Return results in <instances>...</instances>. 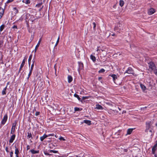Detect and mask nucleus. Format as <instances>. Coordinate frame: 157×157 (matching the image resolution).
Masks as SVG:
<instances>
[{
  "label": "nucleus",
  "instance_id": "obj_1",
  "mask_svg": "<svg viewBox=\"0 0 157 157\" xmlns=\"http://www.w3.org/2000/svg\"><path fill=\"white\" fill-rule=\"evenodd\" d=\"M151 128V122H147L146 123V129L145 132L147 134L150 135L152 136L154 132L152 131Z\"/></svg>",
  "mask_w": 157,
  "mask_h": 157
},
{
  "label": "nucleus",
  "instance_id": "obj_2",
  "mask_svg": "<svg viewBox=\"0 0 157 157\" xmlns=\"http://www.w3.org/2000/svg\"><path fill=\"white\" fill-rule=\"evenodd\" d=\"M149 68L151 69L152 70L154 71L155 70H156L155 69V67L154 63L152 62H150L149 63Z\"/></svg>",
  "mask_w": 157,
  "mask_h": 157
},
{
  "label": "nucleus",
  "instance_id": "obj_3",
  "mask_svg": "<svg viewBox=\"0 0 157 157\" xmlns=\"http://www.w3.org/2000/svg\"><path fill=\"white\" fill-rule=\"evenodd\" d=\"M126 73H127L129 74H133L134 71L131 67H129L128 68V69L125 72H124V74H125Z\"/></svg>",
  "mask_w": 157,
  "mask_h": 157
},
{
  "label": "nucleus",
  "instance_id": "obj_4",
  "mask_svg": "<svg viewBox=\"0 0 157 157\" xmlns=\"http://www.w3.org/2000/svg\"><path fill=\"white\" fill-rule=\"evenodd\" d=\"M157 149V140L155 141V144L152 149V153L155 154V151Z\"/></svg>",
  "mask_w": 157,
  "mask_h": 157
},
{
  "label": "nucleus",
  "instance_id": "obj_5",
  "mask_svg": "<svg viewBox=\"0 0 157 157\" xmlns=\"http://www.w3.org/2000/svg\"><path fill=\"white\" fill-rule=\"evenodd\" d=\"M7 114H6L3 117V119L1 122V123L3 124H5L6 121H7Z\"/></svg>",
  "mask_w": 157,
  "mask_h": 157
},
{
  "label": "nucleus",
  "instance_id": "obj_6",
  "mask_svg": "<svg viewBox=\"0 0 157 157\" xmlns=\"http://www.w3.org/2000/svg\"><path fill=\"white\" fill-rule=\"evenodd\" d=\"M16 123H14L13 124L10 132L11 134H13L15 130V128L16 126Z\"/></svg>",
  "mask_w": 157,
  "mask_h": 157
},
{
  "label": "nucleus",
  "instance_id": "obj_7",
  "mask_svg": "<svg viewBox=\"0 0 157 157\" xmlns=\"http://www.w3.org/2000/svg\"><path fill=\"white\" fill-rule=\"evenodd\" d=\"M4 9L0 7V19H1L4 14Z\"/></svg>",
  "mask_w": 157,
  "mask_h": 157
},
{
  "label": "nucleus",
  "instance_id": "obj_8",
  "mask_svg": "<svg viewBox=\"0 0 157 157\" xmlns=\"http://www.w3.org/2000/svg\"><path fill=\"white\" fill-rule=\"evenodd\" d=\"M155 12V10L153 8H151L149 10L148 13L149 15H151L154 13Z\"/></svg>",
  "mask_w": 157,
  "mask_h": 157
},
{
  "label": "nucleus",
  "instance_id": "obj_9",
  "mask_svg": "<svg viewBox=\"0 0 157 157\" xmlns=\"http://www.w3.org/2000/svg\"><path fill=\"white\" fill-rule=\"evenodd\" d=\"M15 137V134H13L12 136H11L10 140H9V142L10 143H12L13 142L14 140Z\"/></svg>",
  "mask_w": 157,
  "mask_h": 157
},
{
  "label": "nucleus",
  "instance_id": "obj_10",
  "mask_svg": "<svg viewBox=\"0 0 157 157\" xmlns=\"http://www.w3.org/2000/svg\"><path fill=\"white\" fill-rule=\"evenodd\" d=\"M7 88V86L3 89L2 90V95H6V90Z\"/></svg>",
  "mask_w": 157,
  "mask_h": 157
},
{
  "label": "nucleus",
  "instance_id": "obj_11",
  "mask_svg": "<svg viewBox=\"0 0 157 157\" xmlns=\"http://www.w3.org/2000/svg\"><path fill=\"white\" fill-rule=\"evenodd\" d=\"M47 137V135L45 134H44L43 136L40 137V140L41 141H42Z\"/></svg>",
  "mask_w": 157,
  "mask_h": 157
},
{
  "label": "nucleus",
  "instance_id": "obj_12",
  "mask_svg": "<svg viewBox=\"0 0 157 157\" xmlns=\"http://www.w3.org/2000/svg\"><path fill=\"white\" fill-rule=\"evenodd\" d=\"M95 108L97 109L100 110H102L103 109L102 107L99 105H96V107Z\"/></svg>",
  "mask_w": 157,
  "mask_h": 157
},
{
  "label": "nucleus",
  "instance_id": "obj_13",
  "mask_svg": "<svg viewBox=\"0 0 157 157\" xmlns=\"http://www.w3.org/2000/svg\"><path fill=\"white\" fill-rule=\"evenodd\" d=\"M41 41V39H40V40H39L38 43H37V45L36 46V47H35V52H36V50L38 48V47L39 46Z\"/></svg>",
  "mask_w": 157,
  "mask_h": 157
},
{
  "label": "nucleus",
  "instance_id": "obj_14",
  "mask_svg": "<svg viewBox=\"0 0 157 157\" xmlns=\"http://www.w3.org/2000/svg\"><path fill=\"white\" fill-rule=\"evenodd\" d=\"M133 130V129L132 128H129L128 129L127 131V133L126 135L130 134L132 132Z\"/></svg>",
  "mask_w": 157,
  "mask_h": 157
},
{
  "label": "nucleus",
  "instance_id": "obj_15",
  "mask_svg": "<svg viewBox=\"0 0 157 157\" xmlns=\"http://www.w3.org/2000/svg\"><path fill=\"white\" fill-rule=\"evenodd\" d=\"M30 151L33 154H36L39 153V150L35 151L33 149L31 150Z\"/></svg>",
  "mask_w": 157,
  "mask_h": 157
},
{
  "label": "nucleus",
  "instance_id": "obj_16",
  "mask_svg": "<svg viewBox=\"0 0 157 157\" xmlns=\"http://www.w3.org/2000/svg\"><path fill=\"white\" fill-rule=\"evenodd\" d=\"M91 121L88 120H84L83 122L87 124L88 125H90L91 124Z\"/></svg>",
  "mask_w": 157,
  "mask_h": 157
},
{
  "label": "nucleus",
  "instance_id": "obj_17",
  "mask_svg": "<svg viewBox=\"0 0 157 157\" xmlns=\"http://www.w3.org/2000/svg\"><path fill=\"white\" fill-rule=\"evenodd\" d=\"M72 77L71 76L68 75V82L70 83L72 80Z\"/></svg>",
  "mask_w": 157,
  "mask_h": 157
},
{
  "label": "nucleus",
  "instance_id": "obj_18",
  "mask_svg": "<svg viewBox=\"0 0 157 157\" xmlns=\"http://www.w3.org/2000/svg\"><path fill=\"white\" fill-rule=\"evenodd\" d=\"M32 54L30 55V56H29V59H28V63H29V66H30V65L31 61L32 59Z\"/></svg>",
  "mask_w": 157,
  "mask_h": 157
},
{
  "label": "nucleus",
  "instance_id": "obj_19",
  "mask_svg": "<svg viewBox=\"0 0 157 157\" xmlns=\"http://www.w3.org/2000/svg\"><path fill=\"white\" fill-rule=\"evenodd\" d=\"M26 60V58H25L23 60L21 64V66H20L21 67V68H22L23 67V66H24V65L25 64V61Z\"/></svg>",
  "mask_w": 157,
  "mask_h": 157
},
{
  "label": "nucleus",
  "instance_id": "obj_20",
  "mask_svg": "<svg viewBox=\"0 0 157 157\" xmlns=\"http://www.w3.org/2000/svg\"><path fill=\"white\" fill-rule=\"evenodd\" d=\"M110 76H111L113 78V80L114 82L115 80L117 78V75L114 74L112 75H110Z\"/></svg>",
  "mask_w": 157,
  "mask_h": 157
},
{
  "label": "nucleus",
  "instance_id": "obj_21",
  "mask_svg": "<svg viewBox=\"0 0 157 157\" xmlns=\"http://www.w3.org/2000/svg\"><path fill=\"white\" fill-rule=\"evenodd\" d=\"M140 87H141L143 91H144L145 90L146 88L145 86L144 85H143L142 84H140Z\"/></svg>",
  "mask_w": 157,
  "mask_h": 157
},
{
  "label": "nucleus",
  "instance_id": "obj_22",
  "mask_svg": "<svg viewBox=\"0 0 157 157\" xmlns=\"http://www.w3.org/2000/svg\"><path fill=\"white\" fill-rule=\"evenodd\" d=\"M23 2L27 4H29L30 3V0H23Z\"/></svg>",
  "mask_w": 157,
  "mask_h": 157
},
{
  "label": "nucleus",
  "instance_id": "obj_23",
  "mask_svg": "<svg viewBox=\"0 0 157 157\" xmlns=\"http://www.w3.org/2000/svg\"><path fill=\"white\" fill-rule=\"evenodd\" d=\"M124 4V2L123 0H121L119 2V5L121 7H122Z\"/></svg>",
  "mask_w": 157,
  "mask_h": 157
},
{
  "label": "nucleus",
  "instance_id": "obj_24",
  "mask_svg": "<svg viewBox=\"0 0 157 157\" xmlns=\"http://www.w3.org/2000/svg\"><path fill=\"white\" fill-rule=\"evenodd\" d=\"M90 58L94 62H95V61H96V58H95V57L92 55H91L90 56Z\"/></svg>",
  "mask_w": 157,
  "mask_h": 157
},
{
  "label": "nucleus",
  "instance_id": "obj_25",
  "mask_svg": "<svg viewBox=\"0 0 157 157\" xmlns=\"http://www.w3.org/2000/svg\"><path fill=\"white\" fill-rule=\"evenodd\" d=\"M27 134L28 135L27 136V137L28 139L30 138H32V134L31 133L28 132Z\"/></svg>",
  "mask_w": 157,
  "mask_h": 157
},
{
  "label": "nucleus",
  "instance_id": "obj_26",
  "mask_svg": "<svg viewBox=\"0 0 157 157\" xmlns=\"http://www.w3.org/2000/svg\"><path fill=\"white\" fill-rule=\"evenodd\" d=\"M80 68H82L83 67V63L81 62H78Z\"/></svg>",
  "mask_w": 157,
  "mask_h": 157
},
{
  "label": "nucleus",
  "instance_id": "obj_27",
  "mask_svg": "<svg viewBox=\"0 0 157 157\" xmlns=\"http://www.w3.org/2000/svg\"><path fill=\"white\" fill-rule=\"evenodd\" d=\"M13 10L14 11V12L15 13H18V10L17 9V8L16 7H14L13 8Z\"/></svg>",
  "mask_w": 157,
  "mask_h": 157
},
{
  "label": "nucleus",
  "instance_id": "obj_28",
  "mask_svg": "<svg viewBox=\"0 0 157 157\" xmlns=\"http://www.w3.org/2000/svg\"><path fill=\"white\" fill-rule=\"evenodd\" d=\"M5 27V25H2L0 27V31H2L3 30Z\"/></svg>",
  "mask_w": 157,
  "mask_h": 157
},
{
  "label": "nucleus",
  "instance_id": "obj_29",
  "mask_svg": "<svg viewBox=\"0 0 157 157\" xmlns=\"http://www.w3.org/2000/svg\"><path fill=\"white\" fill-rule=\"evenodd\" d=\"M15 153L16 154V155H18L19 154V151L18 150V149L15 147Z\"/></svg>",
  "mask_w": 157,
  "mask_h": 157
},
{
  "label": "nucleus",
  "instance_id": "obj_30",
  "mask_svg": "<svg viewBox=\"0 0 157 157\" xmlns=\"http://www.w3.org/2000/svg\"><path fill=\"white\" fill-rule=\"evenodd\" d=\"M74 96L75 97L77 98H78V100H79V101H80V98H79V96H78V95H77V94H74Z\"/></svg>",
  "mask_w": 157,
  "mask_h": 157
},
{
  "label": "nucleus",
  "instance_id": "obj_31",
  "mask_svg": "<svg viewBox=\"0 0 157 157\" xmlns=\"http://www.w3.org/2000/svg\"><path fill=\"white\" fill-rule=\"evenodd\" d=\"M105 71V70L104 69L102 68L98 71V72L99 73H101L104 72Z\"/></svg>",
  "mask_w": 157,
  "mask_h": 157
},
{
  "label": "nucleus",
  "instance_id": "obj_32",
  "mask_svg": "<svg viewBox=\"0 0 157 157\" xmlns=\"http://www.w3.org/2000/svg\"><path fill=\"white\" fill-rule=\"evenodd\" d=\"M49 152H52L54 153H56L58 152V151H57L53 150H51L49 151Z\"/></svg>",
  "mask_w": 157,
  "mask_h": 157
},
{
  "label": "nucleus",
  "instance_id": "obj_33",
  "mask_svg": "<svg viewBox=\"0 0 157 157\" xmlns=\"http://www.w3.org/2000/svg\"><path fill=\"white\" fill-rule=\"evenodd\" d=\"M59 36L58 37V39H57V41L56 42V45H55V46H57V45L59 43Z\"/></svg>",
  "mask_w": 157,
  "mask_h": 157
},
{
  "label": "nucleus",
  "instance_id": "obj_34",
  "mask_svg": "<svg viewBox=\"0 0 157 157\" xmlns=\"http://www.w3.org/2000/svg\"><path fill=\"white\" fill-rule=\"evenodd\" d=\"M42 4V3L38 4H37L36 5V6L38 7H40L41 6Z\"/></svg>",
  "mask_w": 157,
  "mask_h": 157
},
{
  "label": "nucleus",
  "instance_id": "obj_35",
  "mask_svg": "<svg viewBox=\"0 0 157 157\" xmlns=\"http://www.w3.org/2000/svg\"><path fill=\"white\" fill-rule=\"evenodd\" d=\"M32 71H30L29 72V75H28V77L27 78V79H28L29 77L31 75V74H32Z\"/></svg>",
  "mask_w": 157,
  "mask_h": 157
},
{
  "label": "nucleus",
  "instance_id": "obj_36",
  "mask_svg": "<svg viewBox=\"0 0 157 157\" xmlns=\"http://www.w3.org/2000/svg\"><path fill=\"white\" fill-rule=\"evenodd\" d=\"M59 139L60 140H63V141H65V139H64L63 137L62 136H60L59 138Z\"/></svg>",
  "mask_w": 157,
  "mask_h": 157
},
{
  "label": "nucleus",
  "instance_id": "obj_37",
  "mask_svg": "<svg viewBox=\"0 0 157 157\" xmlns=\"http://www.w3.org/2000/svg\"><path fill=\"white\" fill-rule=\"evenodd\" d=\"M34 66V64H33V63H32V64L31 66V68H30V71H33V69Z\"/></svg>",
  "mask_w": 157,
  "mask_h": 157
},
{
  "label": "nucleus",
  "instance_id": "obj_38",
  "mask_svg": "<svg viewBox=\"0 0 157 157\" xmlns=\"http://www.w3.org/2000/svg\"><path fill=\"white\" fill-rule=\"evenodd\" d=\"M75 111H79L80 110V109L79 108L75 107Z\"/></svg>",
  "mask_w": 157,
  "mask_h": 157
},
{
  "label": "nucleus",
  "instance_id": "obj_39",
  "mask_svg": "<svg viewBox=\"0 0 157 157\" xmlns=\"http://www.w3.org/2000/svg\"><path fill=\"white\" fill-rule=\"evenodd\" d=\"M93 25H94V27H93V28L94 29V30H95V28L96 27V24L95 23V22H93Z\"/></svg>",
  "mask_w": 157,
  "mask_h": 157
},
{
  "label": "nucleus",
  "instance_id": "obj_40",
  "mask_svg": "<svg viewBox=\"0 0 157 157\" xmlns=\"http://www.w3.org/2000/svg\"><path fill=\"white\" fill-rule=\"evenodd\" d=\"M54 136V134L53 133L51 134H48V135H47V137L48 136Z\"/></svg>",
  "mask_w": 157,
  "mask_h": 157
},
{
  "label": "nucleus",
  "instance_id": "obj_41",
  "mask_svg": "<svg viewBox=\"0 0 157 157\" xmlns=\"http://www.w3.org/2000/svg\"><path fill=\"white\" fill-rule=\"evenodd\" d=\"M44 154L45 155H52V154H50L48 153H47V152H44Z\"/></svg>",
  "mask_w": 157,
  "mask_h": 157
},
{
  "label": "nucleus",
  "instance_id": "obj_42",
  "mask_svg": "<svg viewBox=\"0 0 157 157\" xmlns=\"http://www.w3.org/2000/svg\"><path fill=\"white\" fill-rule=\"evenodd\" d=\"M89 98V97H87V96L83 97H82V99H83V100H84L85 99H88Z\"/></svg>",
  "mask_w": 157,
  "mask_h": 157
},
{
  "label": "nucleus",
  "instance_id": "obj_43",
  "mask_svg": "<svg viewBox=\"0 0 157 157\" xmlns=\"http://www.w3.org/2000/svg\"><path fill=\"white\" fill-rule=\"evenodd\" d=\"M13 152L12 151L11 152H10V157H13Z\"/></svg>",
  "mask_w": 157,
  "mask_h": 157
},
{
  "label": "nucleus",
  "instance_id": "obj_44",
  "mask_svg": "<svg viewBox=\"0 0 157 157\" xmlns=\"http://www.w3.org/2000/svg\"><path fill=\"white\" fill-rule=\"evenodd\" d=\"M40 113V112H36V113L35 115L36 116H38V115H39Z\"/></svg>",
  "mask_w": 157,
  "mask_h": 157
},
{
  "label": "nucleus",
  "instance_id": "obj_45",
  "mask_svg": "<svg viewBox=\"0 0 157 157\" xmlns=\"http://www.w3.org/2000/svg\"><path fill=\"white\" fill-rule=\"evenodd\" d=\"M8 147H6V148H5V150H6V151L7 152H9V151H8Z\"/></svg>",
  "mask_w": 157,
  "mask_h": 157
},
{
  "label": "nucleus",
  "instance_id": "obj_46",
  "mask_svg": "<svg viewBox=\"0 0 157 157\" xmlns=\"http://www.w3.org/2000/svg\"><path fill=\"white\" fill-rule=\"evenodd\" d=\"M154 73L156 75H157V71L156 70H155L154 71Z\"/></svg>",
  "mask_w": 157,
  "mask_h": 157
},
{
  "label": "nucleus",
  "instance_id": "obj_47",
  "mask_svg": "<svg viewBox=\"0 0 157 157\" xmlns=\"http://www.w3.org/2000/svg\"><path fill=\"white\" fill-rule=\"evenodd\" d=\"M30 147L29 145H27V150H28L30 149Z\"/></svg>",
  "mask_w": 157,
  "mask_h": 157
},
{
  "label": "nucleus",
  "instance_id": "obj_48",
  "mask_svg": "<svg viewBox=\"0 0 157 157\" xmlns=\"http://www.w3.org/2000/svg\"><path fill=\"white\" fill-rule=\"evenodd\" d=\"M23 20V18H22V17H21L19 19V21H22Z\"/></svg>",
  "mask_w": 157,
  "mask_h": 157
},
{
  "label": "nucleus",
  "instance_id": "obj_49",
  "mask_svg": "<svg viewBox=\"0 0 157 157\" xmlns=\"http://www.w3.org/2000/svg\"><path fill=\"white\" fill-rule=\"evenodd\" d=\"M13 29H14V28L17 29V26H16V25H14L13 27Z\"/></svg>",
  "mask_w": 157,
  "mask_h": 157
},
{
  "label": "nucleus",
  "instance_id": "obj_50",
  "mask_svg": "<svg viewBox=\"0 0 157 157\" xmlns=\"http://www.w3.org/2000/svg\"><path fill=\"white\" fill-rule=\"evenodd\" d=\"M22 68H21V67L20 66V68L19 69V71H18V72L19 73L21 71V69H22Z\"/></svg>",
  "mask_w": 157,
  "mask_h": 157
},
{
  "label": "nucleus",
  "instance_id": "obj_51",
  "mask_svg": "<svg viewBox=\"0 0 157 157\" xmlns=\"http://www.w3.org/2000/svg\"><path fill=\"white\" fill-rule=\"evenodd\" d=\"M13 0H8V1H7V2H11L13 1Z\"/></svg>",
  "mask_w": 157,
  "mask_h": 157
},
{
  "label": "nucleus",
  "instance_id": "obj_52",
  "mask_svg": "<svg viewBox=\"0 0 157 157\" xmlns=\"http://www.w3.org/2000/svg\"><path fill=\"white\" fill-rule=\"evenodd\" d=\"M126 113V111H123L122 112V113Z\"/></svg>",
  "mask_w": 157,
  "mask_h": 157
},
{
  "label": "nucleus",
  "instance_id": "obj_53",
  "mask_svg": "<svg viewBox=\"0 0 157 157\" xmlns=\"http://www.w3.org/2000/svg\"><path fill=\"white\" fill-rule=\"evenodd\" d=\"M124 152H127L128 151V150L127 149H124Z\"/></svg>",
  "mask_w": 157,
  "mask_h": 157
},
{
  "label": "nucleus",
  "instance_id": "obj_54",
  "mask_svg": "<svg viewBox=\"0 0 157 157\" xmlns=\"http://www.w3.org/2000/svg\"><path fill=\"white\" fill-rule=\"evenodd\" d=\"M32 62H33V64H34V62H35V60H32Z\"/></svg>",
  "mask_w": 157,
  "mask_h": 157
},
{
  "label": "nucleus",
  "instance_id": "obj_55",
  "mask_svg": "<svg viewBox=\"0 0 157 157\" xmlns=\"http://www.w3.org/2000/svg\"><path fill=\"white\" fill-rule=\"evenodd\" d=\"M101 79V77H99L98 78V79H99V80Z\"/></svg>",
  "mask_w": 157,
  "mask_h": 157
},
{
  "label": "nucleus",
  "instance_id": "obj_56",
  "mask_svg": "<svg viewBox=\"0 0 157 157\" xmlns=\"http://www.w3.org/2000/svg\"><path fill=\"white\" fill-rule=\"evenodd\" d=\"M100 50V49H99L98 48L97 50V51H99Z\"/></svg>",
  "mask_w": 157,
  "mask_h": 157
},
{
  "label": "nucleus",
  "instance_id": "obj_57",
  "mask_svg": "<svg viewBox=\"0 0 157 157\" xmlns=\"http://www.w3.org/2000/svg\"><path fill=\"white\" fill-rule=\"evenodd\" d=\"M16 157H19L18 156V155H16Z\"/></svg>",
  "mask_w": 157,
  "mask_h": 157
},
{
  "label": "nucleus",
  "instance_id": "obj_58",
  "mask_svg": "<svg viewBox=\"0 0 157 157\" xmlns=\"http://www.w3.org/2000/svg\"><path fill=\"white\" fill-rule=\"evenodd\" d=\"M55 137H56V138H57V135H55Z\"/></svg>",
  "mask_w": 157,
  "mask_h": 157
},
{
  "label": "nucleus",
  "instance_id": "obj_59",
  "mask_svg": "<svg viewBox=\"0 0 157 157\" xmlns=\"http://www.w3.org/2000/svg\"><path fill=\"white\" fill-rule=\"evenodd\" d=\"M118 109H119V110H121V109H120V108H119V107L118 108Z\"/></svg>",
  "mask_w": 157,
  "mask_h": 157
},
{
  "label": "nucleus",
  "instance_id": "obj_60",
  "mask_svg": "<svg viewBox=\"0 0 157 157\" xmlns=\"http://www.w3.org/2000/svg\"><path fill=\"white\" fill-rule=\"evenodd\" d=\"M115 35V34H113L112 35V36H113Z\"/></svg>",
  "mask_w": 157,
  "mask_h": 157
},
{
  "label": "nucleus",
  "instance_id": "obj_61",
  "mask_svg": "<svg viewBox=\"0 0 157 157\" xmlns=\"http://www.w3.org/2000/svg\"><path fill=\"white\" fill-rule=\"evenodd\" d=\"M9 84V82H8V83H7V85H8Z\"/></svg>",
  "mask_w": 157,
  "mask_h": 157
},
{
  "label": "nucleus",
  "instance_id": "obj_62",
  "mask_svg": "<svg viewBox=\"0 0 157 157\" xmlns=\"http://www.w3.org/2000/svg\"><path fill=\"white\" fill-rule=\"evenodd\" d=\"M113 111H114V112H115L116 111V110H113Z\"/></svg>",
  "mask_w": 157,
  "mask_h": 157
},
{
  "label": "nucleus",
  "instance_id": "obj_63",
  "mask_svg": "<svg viewBox=\"0 0 157 157\" xmlns=\"http://www.w3.org/2000/svg\"><path fill=\"white\" fill-rule=\"evenodd\" d=\"M155 157H157V156L155 155Z\"/></svg>",
  "mask_w": 157,
  "mask_h": 157
},
{
  "label": "nucleus",
  "instance_id": "obj_64",
  "mask_svg": "<svg viewBox=\"0 0 157 157\" xmlns=\"http://www.w3.org/2000/svg\"><path fill=\"white\" fill-rule=\"evenodd\" d=\"M43 7V6H42V8L41 9H42Z\"/></svg>",
  "mask_w": 157,
  "mask_h": 157
}]
</instances>
